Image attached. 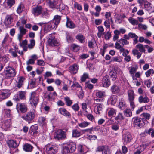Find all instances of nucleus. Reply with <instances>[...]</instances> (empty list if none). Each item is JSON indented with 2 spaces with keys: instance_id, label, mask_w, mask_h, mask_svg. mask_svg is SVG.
<instances>
[{
  "instance_id": "nucleus-29",
  "label": "nucleus",
  "mask_w": 154,
  "mask_h": 154,
  "mask_svg": "<svg viewBox=\"0 0 154 154\" xmlns=\"http://www.w3.org/2000/svg\"><path fill=\"white\" fill-rule=\"evenodd\" d=\"M116 110L113 108H111L108 111V114L109 117H114L116 114Z\"/></svg>"
},
{
  "instance_id": "nucleus-9",
  "label": "nucleus",
  "mask_w": 154,
  "mask_h": 154,
  "mask_svg": "<svg viewBox=\"0 0 154 154\" xmlns=\"http://www.w3.org/2000/svg\"><path fill=\"white\" fill-rule=\"evenodd\" d=\"M66 135L64 131L61 130L57 131L54 134V137L58 140L63 139L66 138Z\"/></svg>"
},
{
  "instance_id": "nucleus-14",
  "label": "nucleus",
  "mask_w": 154,
  "mask_h": 154,
  "mask_svg": "<svg viewBox=\"0 0 154 154\" xmlns=\"http://www.w3.org/2000/svg\"><path fill=\"white\" fill-rule=\"evenodd\" d=\"M58 0H48L47 4L51 8H55L57 7Z\"/></svg>"
},
{
  "instance_id": "nucleus-5",
  "label": "nucleus",
  "mask_w": 154,
  "mask_h": 154,
  "mask_svg": "<svg viewBox=\"0 0 154 154\" xmlns=\"http://www.w3.org/2000/svg\"><path fill=\"white\" fill-rule=\"evenodd\" d=\"M35 117V113L34 112L30 111L24 115L22 116L21 118L28 123L32 122Z\"/></svg>"
},
{
  "instance_id": "nucleus-35",
  "label": "nucleus",
  "mask_w": 154,
  "mask_h": 154,
  "mask_svg": "<svg viewBox=\"0 0 154 154\" xmlns=\"http://www.w3.org/2000/svg\"><path fill=\"white\" fill-rule=\"evenodd\" d=\"M128 95L129 101L134 100V94L133 90H129L128 91Z\"/></svg>"
},
{
  "instance_id": "nucleus-42",
  "label": "nucleus",
  "mask_w": 154,
  "mask_h": 154,
  "mask_svg": "<svg viewBox=\"0 0 154 154\" xmlns=\"http://www.w3.org/2000/svg\"><path fill=\"white\" fill-rule=\"evenodd\" d=\"M136 48L139 49V51L141 52H145V47L141 44H139L137 45L136 46Z\"/></svg>"
},
{
  "instance_id": "nucleus-58",
  "label": "nucleus",
  "mask_w": 154,
  "mask_h": 154,
  "mask_svg": "<svg viewBox=\"0 0 154 154\" xmlns=\"http://www.w3.org/2000/svg\"><path fill=\"white\" fill-rule=\"evenodd\" d=\"M9 52L11 54L12 56L14 57H16L17 56V52L14 50L12 48L10 49L9 51Z\"/></svg>"
},
{
  "instance_id": "nucleus-53",
  "label": "nucleus",
  "mask_w": 154,
  "mask_h": 154,
  "mask_svg": "<svg viewBox=\"0 0 154 154\" xmlns=\"http://www.w3.org/2000/svg\"><path fill=\"white\" fill-rule=\"evenodd\" d=\"M35 41L34 39H31L30 40V43L28 45V47L29 49H32L35 46Z\"/></svg>"
},
{
  "instance_id": "nucleus-31",
  "label": "nucleus",
  "mask_w": 154,
  "mask_h": 154,
  "mask_svg": "<svg viewBox=\"0 0 154 154\" xmlns=\"http://www.w3.org/2000/svg\"><path fill=\"white\" fill-rule=\"evenodd\" d=\"M97 29L98 32L97 34V35L98 38H100L102 35H104L105 32H104V29L102 26H98Z\"/></svg>"
},
{
  "instance_id": "nucleus-4",
  "label": "nucleus",
  "mask_w": 154,
  "mask_h": 154,
  "mask_svg": "<svg viewBox=\"0 0 154 154\" xmlns=\"http://www.w3.org/2000/svg\"><path fill=\"white\" fill-rule=\"evenodd\" d=\"M44 24H46L44 28L45 32H47L48 31L51 30L54 28H56L57 26L54 22H52L51 21L48 23L42 22L38 24V25L42 26Z\"/></svg>"
},
{
  "instance_id": "nucleus-38",
  "label": "nucleus",
  "mask_w": 154,
  "mask_h": 154,
  "mask_svg": "<svg viewBox=\"0 0 154 154\" xmlns=\"http://www.w3.org/2000/svg\"><path fill=\"white\" fill-rule=\"evenodd\" d=\"M144 133L145 134L150 135L152 137H154V130L152 128H151L148 130H145Z\"/></svg>"
},
{
  "instance_id": "nucleus-15",
  "label": "nucleus",
  "mask_w": 154,
  "mask_h": 154,
  "mask_svg": "<svg viewBox=\"0 0 154 154\" xmlns=\"http://www.w3.org/2000/svg\"><path fill=\"white\" fill-rule=\"evenodd\" d=\"M78 66L76 63H75L71 65L69 68V72L72 74H76L78 70Z\"/></svg>"
},
{
  "instance_id": "nucleus-56",
  "label": "nucleus",
  "mask_w": 154,
  "mask_h": 154,
  "mask_svg": "<svg viewBox=\"0 0 154 154\" xmlns=\"http://www.w3.org/2000/svg\"><path fill=\"white\" fill-rule=\"evenodd\" d=\"M74 7L75 8H77L78 10L81 11L82 10V6L78 4L77 2H75L74 4Z\"/></svg>"
},
{
  "instance_id": "nucleus-25",
  "label": "nucleus",
  "mask_w": 154,
  "mask_h": 154,
  "mask_svg": "<svg viewBox=\"0 0 154 154\" xmlns=\"http://www.w3.org/2000/svg\"><path fill=\"white\" fill-rule=\"evenodd\" d=\"M38 128L37 125L35 124L32 126L30 129L29 132L31 134L33 135L37 132V130Z\"/></svg>"
},
{
  "instance_id": "nucleus-60",
  "label": "nucleus",
  "mask_w": 154,
  "mask_h": 154,
  "mask_svg": "<svg viewBox=\"0 0 154 154\" xmlns=\"http://www.w3.org/2000/svg\"><path fill=\"white\" fill-rule=\"evenodd\" d=\"M154 70L152 69H150L148 70L146 72L145 74L146 76L148 77L150 76L151 74H154Z\"/></svg>"
},
{
  "instance_id": "nucleus-57",
  "label": "nucleus",
  "mask_w": 154,
  "mask_h": 154,
  "mask_svg": "<svg viewBox=\"0 0 154 154\" xmlns=\"http://www.w3.org/2000/svg\"><path fill=\"white\" fill-rule=\"evenodd\" d=\"M151 4L147 1H145L144 3V6L145 8L147 10H150L151 8Z\"/></svg>"
},
{
  "instance_id": "nucleus-26",
  "label": "nucleus",
  "mask_w": 154,
  "mask_h": 154,
  "mask_svg": "<svg viewBox=\"0 0 154 154\" xmlns=\"http://www.w3.org/2000/svg\"><path fill=\"white\" fill-rule=\"evenodd\" d=\"M117 96L116 95H112L108 100V102L112 105H114L117 101Z\"/></svg>"
},
{
  "instance_id": "nucleus-20",
  "label": "nucleus",
  "mask_w": 154,
  "mask_h": 154,
  "mask_svg": "<svg viewBox=\"0 0 154 154\" xmlns=\"http://www.w3.org/2000/svg\"><path fill=\"white\" fill-rule=\"evenodd\" d=\"M138 101L140 103H146L149 102V99L147 96L141 95L138 98Z\"/></svg>"
},
{
  "instance_id": "nucleus-10",
  "label": "nucleus",
  "mask_w": 154,
  "mask_h": 154,
  "mask_svg": "<svg viewBox=\"0 0 154 154\" xmlns=\"http://www.w3.org/2000/svg\"><path fill=\"white\" fill-rule=\"evenodd\" d=\"M132 139V136L129 132H127L123 135L122 140L125 143H128L131 141Z\"/></svg>"
},
{
  "instance_id": "nucleus-11",
  "label": "nucleus",
  "mask_w": 154,
  "mask_h": 154,
  "mask_svg": "<svg viewBox=\"0 0 154 154\" xmlns=\"http://www.w3.org/2000/svg\"><path fill=\"white\" fill-rule=\"evenodd\" d=\"M101 83L103 87L106 88L109 87L111 84L109 76L106 75L104 76L102 79Z\"/></svg>"
},
{
  "instance_id": "nucleus-13",
  "label": "nucleus",
  "mask_w": 154,
  "mask_h": 154,
  "mask_svg": "<svg viewBox=\"0 0 154 154\" xmlns=\"http://www.w3.org/2000/svg\"><path fill=\"white\" fill-rule=\"evenodd\" d=\"M43 10V8L41 6H37L33 8L32 13L35 16H37L41 14Z\"/></svg>"
},
{
  "instance_id": "nucleus-47",
  "label": "nucleus",
  "mask_w": 154,
  "mask_h": 154,
  "mask_svg": "<svg viewBox=\"0 0 154 154\" xmlns=\"http://www.w3.org/2000/svg\"><path fill=\"white\" fill-rule=\"evenodd\" d=\"M81 135V132L76 129L72 131V136L73 137H77Z\"/></svg>"
},
{
  "instance_id": "nucleus-61",
  "label": "nucleus",
  "mask_w": 154,
  "mask_h": 154,
  "mask_svg": "<svg viewBox=\"0 0 154 154\" xmlns=\"http://www.w3.org/2000/svg\"><path fill=\"white\" fill-rule=\"evenodd\" d=\"M136 71V69L134 67H132L131 69L129 70L130 73L132 75L133 79H134V76L133 75L134 73Z\"/></svg>"
},
{
  "instance_id": "nucleus-39",
  "label": "nucleus",
  "mask_w": 154,
  "mask_h": 154,
  "mask_svg": "<svg viewBox=\"0 0 154 154\" xmlns=\"http://www.w3.org/2000/svg\"><path fill=\"white\" fill-rule=\"evenodd\" d=\"M76 38L81 43H83L85 42V37L81 34H78L76 36Z\"/></svg>"
},
{
  "instance_id": "nucleus-21",
  "label": "nucleus",
  "mask_w": 154,
  "mask_h": 154,
  "mask_svg": "<svg viewBox=\"0 0 154 154\" xmlns=\"http://www.w3.org/2000/svg\"><path fill=\"white\" fill-rule=\"evenodd\" d=\"M7 143L10 148H14L15 150L17 149V147L18 145L15 141L9 140L7 141Z\"/></svg>"
},
{
  "instance_id": "nucleus-37",
  "label": "nucleus",
  "mask_w": 154,
  "mask_h": 154,
  "mask_svg": "<svg viewBox=\"0 0 154 154\" xmlns=\"http://www.w3.org/2000/svg\"><path fill=\"white\" fill-rule=\"evenodd\" d=\"M105 92L101 91H98L96 92V96L99 98H103L105 96Z\"/></svg>"
},
{
  "instance_id": "nucleus-36",
  "label": "nucleus",
  "mask_w": 154,
  "mask_h": 154,
  "mask_svg": "<svg viewBox=\"0 0 154 154\" xmlns=\"http://www.w3.org/2000/svg\"><path fill=\"white\" fill-rule=\"evenodd\" d=\"M123 46H122L120 44L116 42L115 45V47L117 49L119 50V51L120 52H123L125 51V49L123 48Z\"/></svg>"
},
{
  "instance_id": "nucleus-19",
  "label": "nucleus",
  "mask_w": 154,
  "mask_h": 154,
  "mask_svg": "<svg viewBox=\"0 0 154 154\" xmlns=\"http://www.w3.org/2000/svg\"><path fill=\"white\" fill-rule=\"evenodd\" d=\"M47 120L45 117H39L38 121V124L41 126L45 127L46 125Z\"/></svg>"
},
{
  "instance_id": "nucleus-3",
  "label": "nucleus",
  "mask_w": 154,
  "mask_h": 154,
  "mask_svg": "<svg viewBox=\"0 0 154 154\" xmlns=\"http://www.w3.org/2000/svg\"><path fill=\"white\" fill-rule=\"evenodd\" d=\"M45 152L48 154H55L58 151V147L55 145L48 144L45 146Z\"/></svg>"
},
{
  "instance_id": "nucleus-50",
  "label": "nucleus",
  "mask_w": 154,
  "mask_h": 154,
  "mask_svg": "<svg viewBox=\"0 0 154 154\" xmlns=\"http://www.w3.org/2000/svg\"><path fill=\"white\" fill-rule=\"evenodd\" d=\"M6 3L10 8H11L15 4V0H7Z\"/></svg>"
},
{
  "instance_id": "nucleus-46",
  "label": "nucleus",
  "mask_w": 154,
  "mask_h": 154,
  "mask_svg": "<svg viewBox=\"0 0 154 154\" xmlns=\"http://www.w3.org/2000/svg\"><path fill=\"white\" fill-rule=\"evenodd\" d=\"M72 152H70V150L69 149V148L66 145L63 146L62 152L63 154H68L69 153Z\"/></svg>"
},
{
  "instance_id": "nucleus-12",
  "label": "nucleus",
  "mask_w": 154,
  "mask_h": 154,
  "mask_svg": "<svg viewBox=\"0 0 154 154\" xmlns=\"http://www.w3.org/2000/svg\"><path fill=\"white\" fill-rule=\"evenodd\" d=\"M10 95L9 91L7 89L0 90V100H1L8 98Z\"/></svg>"
},
{
  "instance_id": "nucleus-55",
  "label": "nucleus",
  "mask_w": 154,
  "mask_h": 154,
  "mask_svg": "<svg viewBox=\"0 0 154 154\" xmlns=\"http://www.w3.org/2000/svg\"><path fill=\"white\" fill-rule=\"evenodd\" d=\"M119 107L121 109H122L125 106V103L123 99H121L119 102Z\"/></svg>"
},
{
  "instance_id": "nucleus-64",
  "label": "nucleus",
  "mask_w": 154,
  "mask_h": 154,
  "mask_svg": "<svg viewBox=\"0 0 154 154\" xmlns=\"http://www.w3.org/2000/svg\"><path fill=\"white\" fill-rule=\"evenodd\" d=\"M146 106H144L139 108V109L136 111V114H139L143 111V109H146Z\"/></svg>"
},
{
  "instance_id": "nucleus-54",
  "label": "nucleus",
  "mask_w": 154,
  "mask_h": 154,
  "mask_svg": "<svg viewBox=\"0 0 154 154\" xmlns=\"http://www.w3.org/2000/svg\"><path fill=\"white\" fill-rule=\"evenodd\" d=\"M104 24L106 28L107 29L110 28V22L109 19H106L104 22Z\"/></svg>"
},
{
  "instance_id": "nucleus-27",
  "label": "nucleus",
  "mask_w": 154,
  "mask_h": 154,
  "mask_svg": "<svg viewBox=\"0 0 154 154\" xmlns=\"http://www.w3.org/2000/svg\"><path fill=\"white\" fill-rule=\"evenodd\" d=\"M66 25L67 27L70 28H73L75 27V25L74 23L68 17H67Z\"/></svg>"
},
{
  "instance_id": "nucleus-8",
  "label": "nucleus",
  "mask_w": 154,
  "mask_h": 154,
  "mask_svg": "<svg viewBox=\"0 0 154 154\" xmlns=\"http://www.w3.org/2000/svg\"><path fill=\"white\" fill-rule=\"evenodd\" d=\"M39 99L38 95L35 91L31 93L30 99V103L32 105L36 106L38 102Z\"/></svg>"
},
{
  "instance_id": "nucleus-63",
  "label": "nucleus",
  "mask_w": 154,
  "mask_h": 154,
  "mask_svg": "<svg viewBox=\"0 0 154 154\" xmlns=\"http://www.w3.org/2000/svg\"><path fill=\"white\" fill-rule=\"evenodd\" d=\"M26 92L25 91H19V94L20 98L22 99H24L25 98V94Z\"/></svg>"
},
{
  "instance_id": "nucleus-52",
  "label": "nucleus",
  "mask_w": 154,
  "mask_h": 154,
  "mask_svg": "<svg viewBox=\"0 0 154 154\" xmlns=\"http://www.w3.org/2000/svg\"><path fill=\"white\" fill-rule=\"evenodd\" d=\"M51 92L48 94H45V98L48 100L51 101L53 98V96H51Z\"/></svg>"
},
{
  "instance_id": "nucleus-40",
  "label": "nucleus",
  "mask_w": 154,
  "mask_h": 154,
  "mask_svg": "<svg viewBox=\"0 0 154 154\" xmlns=\"http://www.w3.org/2000/svg\"><path fill=\"white\" fill-rule=\"evenodd\" d=\"M116 42L120 44L121 43L122 46H124V45H128L129 44V42L126 39L124 38H122L118 40Z\"/></svg>"
},
{
  "instance_id": "nucleus-45",
  "label": "nucleus",
  "mask_w": 154,
  "mask_h": 154,
  "mask_svg": "<svg viewBox=\"0 0 154 154\" xmlns=\"http://www.w3.org/2000/svg\"><path fill=\"white\" fill-rule=\"evenodd\" d=\"M64 100L66 105L68 106H70L72 103V102L69 97H66L64 98Z\"/></svg>"
},
{
  "instance_id": "nucleus-18",
  "label": "nucleus",
  "mask_w": 154,
  "mask_h": 154,
  "mask_svg": "<svg viewBox=\"0 0 154 154\" xmlns=\"http://www.w3.org/2000/svg\"><path fill=\"white\" fill-rule=\"evenodd\" d=\"M23 148L25 151L30 152L32 151L34 147L28 143H26L23 146Z\"/></svg>"
},
{
  "instance_id": "nucleus-17",
  "label": "nucleus",
  "mask_w": 154,
  "mask_h": 154,
  "mask_svg": "<svg viewBox=\"0 0 154 154\" xmlns=\"http://www.w3.org/2000/svg\"><path fill=\"white\" fill-rule=\"evenodd\" d=\"M58 111L60 114L67 117H71L70 113L64 108H60Z\"/></svg>"
},
{
  "instance_id": "nucleus-49",
  "label": "nucleus",
  "mask_w": 154,
  "mask_h": 154,
  "mask_svg": "<svg viewBox=\"0 0 154 154\" xmlns=\"http://www.w3.org/2000/svg\"><path fill=\"white\" fill-rule=\"evenodd\" d=\"M90 124V123L85 121L79 124V126L82 128H85L88 126Z\"/></svg>"
},
{
  "instance_id": "nucleus-32",
  "label": "nucleus",
  "mask_w": 154,
  "mask_h": 154,
  "mask_svg": "<svg viewBox=\"0 0 154 154\" xmlns=\"http://www.w3.org/2000/svg\"><path fill=\"white\" fill-rule=\"evenodd\" d=\"M117 72L115 69H112L109 72V75L112 80H115L117 78Z\"/></svg>"
},
{
  "instance_id": "nucleus-16",
  "label": "nucleus",
  "mask_w": 154,
  "mask_h": 154,
  "mask_svg": "<svg viewBox=\"0 0 154 154\" xmlns=\"http://www.w3.org/2000/svg\"><path fill=\"white\" fill-rule=\"evenodd\" d=\"M19 29L20 33L18 35V39L20 42L22 37L26 34V30L24 28L23 26H20Z\"/></svg>"
},
{
  "instance_id": "nucleus-62",
  "label": "nucleus",
  "mask_w": 154,
  "mask_h": 154,
  "mask_svg": "<svg viewBox=\"0 0 154 154\" xmlns=\"http://www.w3.org/2000/svg\"><path fill=\"white\" fill-rule=\"evenodd\" d=\"M146 146L145 145L143 144L140 145L137 147V149H139L141 152L143 151L146 149Z\"/></svg>"
},
{
  "instance_id": "nucleus-1",
  "label": "nucleus",
  "mask_w": 154,
  "mask_h": 154,
  "mask_svg": "<svg viewBox=\"0 0 154 154\" xmlns=\"http://www.w3.org/2000/svg\"><path fill=\"white\" fill-rule=\"evenodd\" d=\"M3 74L6 79H9L14 77L16 75V72L14 68L8 66L5 68Z\"/></svg>"
},
{
  "instance_id": "nucleus-48",
  "label": "nucleus",
  "mask_w": 154,
  "mask_h": 154,
  "mask_svg": "<svg viewBox=\"0 0 154 154\" xmlns=\"http://www.w3.org/2000/svg\"><path fill=\"white\" fill-rule=\"evenodd\" d=\"M107 147L106 146H98L97 148V151L101 152L105 150L106 149Z\"/></svg>"
},
{
  "instance_id": "nucleus-28",
  "label": "nucleus",
  "mask_w": 154,
  "mask_h": 154,
  "mask_svg": "<svg viewBox=\"0 0 154 154\" xmlns=\"http://www.w3.org/2000/svg\"><path fill=\"white\" fill-rule=\"evenodd\" d=\"M111 90L113 94H116L120 92V89L118 86L114 85L111 87Z\"/></svg>"
},
{
  "instance_id": "nucleus-51",
  "label": "nucleus",
  "mask_w": 154,
  "mask_h": 154,
  "mask_svg": "<svg viewBox=\"0 0 154 154\" xmlns=\"http://www.w3.org/2000/svg\"><path fill=\"white\" fill-rule=\"evenodd\" d=\"M36 85L35 79H34L31 80V81L29 82V85L31 88H33L35 87L36 86Z\"/></svg>"
},
{
  "instance_id": "nucleus-22",
  "label": "nucleus",
  "mask_w": 154,
  "mask_h": 154,
  "mask_svg": "<svg viewBox=\"0 0 154 154\" xmlns=\"http://www.w3.org/2000/svg\"><path fill=\"white\" fill-rule=\"evenodd\" d=\"M66 145L71 152H73L76 149V144L75 143L73 142H71L67 143Z\"/></svg>"
},
{
  "instance_id": "nucleus-6",
  "label": "nucleus",
  "mask_w": 154,
  "mask_h": 154,
  "mask_svg": "<svg viewBox=\"0 0 154 154\" xmlns=\"http://www.w3.org/2000/svg\"><path fill=\"white\" fill-rule=\"evenodd\" d=\"M16 109L18 112L19 113H24L27 111V107L26 105L24 103H19L16 105Z\"/></svg>"
},
{
  "instance_id": "nucleus-43",
  "label": "nucleus",
  "mask_w": 154,
  "mask_h": 154,
  "mask_svg": "<svg viewBox=\"0 0 154 154\" xmlns=\"http://www.w3.org/2000/svg\"><path fill=\"white\" fill-rule=\"evenodd\" d=\"M24 9V5L23 3H21L19 5L17 10V12L18 14L20 13Z\"/></svg>"
},
{
  "instance_id": "nucleus-30",
  "label": "nucleus",
  "mask_w": 154,
  "mask_h": 154,
  "mask_svg": "<svg viewBox=\"0 0 154 154\" xmlns=\"http://www.w3.org/2000/svg\"><path fill=\"white\" fill-rule=\"evenodd\" d=\"M11 126V122L10 120H6L2 124V127L5 129H6L8 128H10Z\"/></svg>"
},
{
  "instance_id": "nucleus-24",
  "label": "nucleus",
  "mask_w": 154,
  "mask_h": 154,
  "mask_svg": "<svg viewBox=\"0 0 154 154\" xmlns=\"http://www.w3.org/2000/svg\"><path fill=\"white\" fill-rule=\"evenodd\" d=\"M25 79V78L22 76L19 77L18 82H17V84L16 85L18 88L19 89L23 87Z\"/></svg>"
},
{
  "instance_id": "nucleus-44",
  "label": "nucleus",
  "mask_w": 154,
  "mask_h": 154,
  "mask_svg": "<svg viewBox=\"0 0 154 154\" xmlns=\"http://www.w3.org/2000/svg\"><path fill=\"white\" fill-rule=\"evenodd\" d=\"M141 116L143 117L142 119H144L146 120H146H149L151 117L150 115L147 113H143L141 114Z\"/></svg>"
},
{
  "instance_id": "nucleus-23",
  "label": "nucleus",
  "mask_w": 154,
  "mask_h": 154,
  "mask_svg": "<svg viewBox=\"0 0 154 154\" xmlns=\"http://www.w3.org/2000/svg\"><path fill=\"white\" fill-rule=\"evenodd\" d=\"M13 16L12 15H8L5 18V23L6 26L10 24L13 21Z\"/></svg>"
},
{
  "instance_id": "nucleus-34",
  "label": "nucleus",
  "mask_w": 154,
  "mask_h": 154,
  "mask_svg": "<svg viewBox=\"0 0 154 154\" xmlns=\"http://www.w3.org/2000/svg\"><path fill=\"white\" fill-rule=\"evenodd\" d=\"M129 23L134 26L137 25L139 24L138 21L132 17H130L128 19Z\"/></svg>"
},
{
  "instance_id": "nucleus-59",
  "label": "nucleus",
  "mask_w": 154,
  "mask_h": 154,
  "mask_svg": "<svg viewBox=\"0 0 154 154\" xmlns=\"http://www.w3.org/2000/svg\"><path fill=\"white\" fill-rule=\"evenodd\" d=\"M116 120H122L124 119V117L122 113H119L118 115L115 118Z\"/></svg>"
},
{
  "instance_id": "nucleus-2",
  "label": "nucleus",
  "mask_w": 154,
  "mask_h": 154,
  "mask_svg": "<svg viewBox=\"0 0 154 154\" xmlns=\"http://www.w3.org/2000/svg\"><path fill=\"white\" fill-rule=\"evenodd\" d=\"M132 120L134 126L137 128L143 127L145 125V122H146L144 119H142L138 117H134Z\"/></svg>"
},
{
  "instance_id": "nucleus-7",
  "label": "nucleus",
  "mask_w": 154,
  "mask_h": 154,
  "mask_svg": "<svg viewBox=\"0 0 154 154\" xmlns=\"http://www.w3.org/2000/svg\"><path fill=\"white\" fill-rule=\"evenodd\" d=\"M48 44L50 46H57L59 45L58 42L57 40L54 36L51 34L48 36Z\"/></svg>"
},
{
  "instance_id": "nucleus-33",
  "label": "nucleus",
  "mask_w": 154,
  "mask_h": 154,
  "mask_svg": "<svg viewBox=\"0 0 154 154\" xmlns=\"http://www.w3.org/2000/svg\"><path fill=\"white\" fill-rule=\"evenodd\" d=\"M61 19V16L57 15L54 16L53 20L51 21L54 22L55 25L57 26V25L59 24Z\"/></svg>"
},
{
  "instance_id": "nucleus-41",
  "label": "nucleus",
  "mask_w": 154,
  "mask_h": 154,
  "mask_svg": "<svg viewBox=\"0 0 154 154\" xmlns=\"http://www.w3.org/2000/svg\"><path fill=\"white\" fill-rule=\"evenodd\" d=\"M123 113L124 115L127 117H130L132 115V112L129 109H127L124 110Z\"/></svg>"
}]
</instances>
